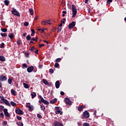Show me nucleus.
Masks as SVG:
<instances>
[{
	"mask_svg": "<svg viewBox=\"0 0 126 126\" xmlns=\"http://www.w3.org/2000/svg\"><path fill=\"white\" fill-rule=\"evenodd\" d=\"M17 43L18 46H20V44H21V41L20 40H18L17 41Z\"/></svg>",
	"mask_w": 126,
	"mask_h": 126,
	"instance_id": "nucleus-38",
	"label": "nucleus"
},
{
	"mask_svg": "<svg viewBox=\"0 0 126 126\" xmlns=\"http://www.w3.org/2000/svg\"><path fill=\"white\" fill-rule=\"evenodd\" d=\"M0 62H5V57L4 56H0Z\"/></svg>",
	"mask_w": 126,
	"mask_h": 126,
	"instance_id": "nucleus-18",
	"label": "nucleus"
},
{
	"mask_svg": "<svg viewBox=\"0 0 126 126\" xmlns=\"http://www.w3.org/2000/svg\"><path fill=\"white\" fill-rule=\"evenodd\" d=\"M8 83L9 84H12V79L10 78H9L8 79Z\"/></svg>",
	"mask_w": 126,
	"mask_h": 126,
	"instance_id": "nucleus-29",
	"label": "nucleus"
},
{
	"mask_svg": "<svg viewBox=\"0 0 126 126\" xmlns=\"http://www.w3.org/2000/svg\"><path fill=\"white\" fill-rule=\"evenodd\" d=\"M57 98H55L53 100H50V104H55V103H57Z\"/></svg>",
	"mask_w": 126,
	"mask_h": 126,
	"instance_id": "nucleus-19",
	"label": "nucleus"
},
{
	"mask_svg": "<svg viewBox=\"0 0 126 126\" xmlns=\"http://www.w3.org/2000/svg\"><path fill=\"white\" fill-rule=\"evenodd\" d=\"M4 4L5 5H8V4H9V0H5L4 1Z\"/></svg>",
	"mask_w": 126,
	"mask_h": 126,
	"instance_id": "nucleus-27",
	"label": "nucleus"
},
{
	"mask_svg": "<svg viewBox=\"0 0 126 126\" xmlns=\"http://www.w3.org/2000/svg\"><path fill=\"white\" fill-rule=\"evenodd\" d=\"M34 50H35V48L34 47H32L30 50V51H31V52H34Z\"/></svg>",
	"mask_w": 126,
	"mask_h": 126,
	"instance_id": "nucleus-53",
	"label": "nucleus"
},
{
	"mask_svg": "<svg viewBox=\"0 0 126 126\" xmlns=\"http://www.w3.org/2000/svg\"><path fill=\"white\" fill-rule=\"evenodd\" d=\"M84 108H85V105H83L82 106H79L78 108V110L79 111V112H82V111L83 110V109H84Z\"/></svg>",
	"mask_w": 126,
	"mask_h": 126,
	"instance_id": "nucleus-16",
	"label": "nucleus"
},
{
	"mask_svg": "<svg viewBox=\"0 0 126 126\" xmlns=\"http://www.w3.org/2000/svg\"><path fill=\"white\" fill-rule=\"evenodd\" d=\"M42 67H43V65H41V64H39V65H38V68L41 69V68H42Z\"/></svg>",
	"mask_w": 126,
	"mask_h": 126,
	"instance_id": "nucleus-57",
	"label": "nucleus"
},
{
	"mask_svg": "<svg viewBox=\"0 0 126 126\" xmlns=\"http://www.w3.org/2000/svg\"><path fill=\"white\" fill-rule=\"evenodd\" d=\"M34 70V66H31L30 67H28L27 68V71L28 72H32L33 70Z\"/></svg>",
	"mask_w": 126,
	"mask_h": 126,
	"instance_id": "nucleus-14",
	"label": "nucleus"
},
{
	"mask_svg": "<svg viewBox=\"0 0 126 126\" xmlns=\"http://www.w3.org/2000/svg\"><path fill=\"white\" fill-rule=\"evenodd\" d=\"M26 39H27V41H30V40H31V36H30V35H28L26 37Z\"/></svg>",
	"mask_w": 126,
	"mask_h": 126,
	"instance_id": "nucleus-32",
	"label": "nucleus"
},
{
	"mask_svg": "<svg viewBox=\"0 0 126 126\" xmlns=\"http://www.w3.org/2000/svg\"><path fill=\"white\" fill-rule=\"evenodd\" d=\"M23 86H24V87H25L27 89H28V88H29V85H28V84H27L25 83H23Z\"/></svg>",
	"mask_w": 126,
	"mask_h": 126,
	"instance_id": "nucleus-26",
	"label": "nucleus"
},
{
	"mask_svg": "<svg viewBox=\"0 0 126 126\" xmlns=\"http://www.w3.org/2000/svg\"><path fill=\"white\" fill-rule=\"evenodd\" d=\"M2 32H6L7 31V29L6 28H3L1 29Z\"/></svg>",
	"mask_w": 126,
	"mask_h": 126,
	"instance_id": "nucleus-37",
	"label": "nucleus"
},
{
	"mask_svg": "<svg viewBox=\"0 0 126 126\" xmlns=\"http://www.w3.org/2000/svg\"><path fill=\"white\" fill-rule=\"evenodd\" d=\"M55 113L57 114L63 115V111L60 110V107L58 106L55 107Z\"/></svg>",
	"mask_w": 126,
	"mask_h": 126,
	"instance_id": "nucleus-4",
	"label": "nucleus"
},
{
	"mask_svg": "<svg viewBox=\"0 0 126 126\" xmlns=\"http://www.w3.org/2000/svg\"><path fill=\"white\" fill-rule=\"evenodd\" d=\"M82 123L81 122L78 123V126H81Z\"/></svg>",
	"mask_w": 126,
	"mask_h": 126,
	"instance_id": "nucleus-58",
	"label": "nucleus"
},
{
	"mask_svg": "<svg viewBox=\"0 0 126 126\" xmlns=\"http://www.w3.org/2000/svg\"><path fill=\"white\" fill-rule=\"evenodd\" d=\"M38 49H36V51L34 52V53L35 54H37V55H38Z\"/></svg>",
	"mask_w": 126,
	"mask_h": 126,
	"instance_id": "nucleus-60",
	"label": "nucleus"
},
{
	"mask_svg": "<svg viewBox=\"0 0 126 126\" xmlns=\"http://www.w3.org/2000/svg\"><path fill=\"white\" fill-rule=\"evenodd\" d=\"M54 126H64L63 125V123H62L60 122H58V121L55 122L54 123Z\"/></svg>",
	"mask_w": 126,
	"mask_h": 126,
	"instance_id": "nucleus-13",
	"label": "nucleus"
},
{
	"mask_svg": "<svg viewBox=\"0 0 126 126\" xmlns=\"http://www.w3.org/2000/svg\"><path fill=\"white\" fill-rule=\"evenodd\" d=\"M60 66V64L59 63H55V67H59Z\"/></svg>",
	"mask_w": 126,
	"mask_h": 126,
	"instance_id": "nucleus-47",
	"label": "nucleus"
},
{
	"mask_svg": "<svg viewBox=\"0 0 126 126\" xmlns=\"http://www.w3.org/2000/svg\"><path fill=\"white\" fill-rule=\"evenodd\" d=\"M57 32H61V31H62V28H58L57 29Z\"/></svg>",
	"mask_w": 126,
	"mask_h": 126,
	"instance_id": "nucleus-51",
	"label": "nucleus"
},
{
	"mask_svg": "<svg viewBox=\"0 0 126 126\" xmlns=\"http://www.w3.org/2000/svg\"><path fill=\"white\" fill-rule=\"evenodd\" d=\"M7 125V122L4 121L2 122V126H6Z\"/></svg>",
	"mask_w": 126,
	"mask_h": 126,
	"instance_id": "nucleus-46",
	"label": "nucleus"
},
{
	"mask_svg": "<svg viewBox=\"0 0 126 126\" xmlns=\"http://www.w3.org/2000/svg\"><path fill=\"white\" fill-rule=\"evenodd\" d=\"M31 32H32V33H35V31H34V29H32Z\"/></svg>",
	"mask_w": 126,
	"mask_h": 126,
	"instance_id": "nucleus-63",
	"label": "nucleus"
},
{
	"mask_svg": "<svg viewBox=\"0 0 126 126\" xmlns=\"http://www.w3.org/2000/svg\"><path fill=\"white\" fill-rule=\"evenodd\" d=\"M0 118H3V117H4V115L3 114V113H1L0 114Z\"/></svg>",
	"mask_w": 126,
	"mask_h": 126,
	"instance_id": "nucleus-52",
	"label": "nucleus"
},
{
	"mask_svg": "<svg viewBox=\"0 0 126 126\" xmlns=\"http://www.w3.org/2000/svg\"><path fill=\"white\" fill-rule=\"evenodd\" d=\"M56 88H60V81H57L55 83Z\"/></svg>",
	"mask_w": 126,
	"mask_h": 126,
	"instance_id": "nucleus-17",
	"label": "nucleus"
},
{
	"mask_svg": "<svg viewBox=\"0 0 126 126\" xmlns=\"http://www.w3.org/2000/svg\"><path fill=\"white\" fill-rule=\"evenodd\" d=\"M90 126V124L89 123H84L83 124V126Z\"/></svg>",
	"mask_w": 126,
	"mask_h": 126,
	"instance_id": "nucleus-40",
	"label": "nucleus"
},
{
	"mask_svg": "<svg viewBox=\"0 0 126 126\" xmlns=\"http://www.w3.org/2000/svg\"><path fill=\"white\" fill-rule=\"evenodd\" d=\"M113 1V0H107L106 1V3L107 4H110L111 2Z\"/></svg>",
	"mask_w": 126,
	"mask_h": 126,
	"instance_id": "nucleus-35",
	"label": "nucleus"
},
{
	"mask_svg": "<svg viewBox=\"0 0 126 126\" xmlns=\"http://www.w3.org/2000/svg\"><path fill=\"white\" fill-rule=\"evenodd\" d=\"M83 116L86 119H88L90 115L89 114V112H88V111H86L83 113Z\"/></svg>",
	"mask_w": 126,
	"mask_h": 126,
	"instance_id": "nucleus-11",
	"label": "nucleus"
},
{
	"mask_svg": "<svg viewBox=\"0 0 126 126\" xmlns=\"http://www.w3.org/2000/svg\"><path fill=\"white\" fill-rule=\"evenodd\" d=\"M35 20H38V15H36L35 17Z\"/></svg>",
	"mask_w": 126,
	"mask_h": 126,
	"instance_id": "nucleus-59",
	"label": "nucleus"
},
{
	"mask_svg": "<svg viewBox=\"0 0 126 126\" xmlns=\"http://www.w3.org/2000/svg\"><path fill=\"white\" fill-rule=\"evenodd\" d=\"M76 22L73 21L68 25L69 29H72L75 26Z\"/></svg>",
	"mask_w": 126,
	"mask_h": 126,
	"instance_id": "nucleus-10",
	"label": "nucleus"
},
{
	"mask_svg": "<svg viewBox=\"0 0 126 126\" xmlns=\"http://www.w3.org/2000/svg\"><path fill=\"white\" fill-rule=\"evenodd\" d=\"M0 48L2 49V48H4V43L2 42L1 44H0Z\"/></svg>",
	"mask_w": 126,
	"mask_h": 126,
	"instance_id": "nucleus-34",
	"label": "nucleus"
},
{
	"mask_svg": "<svg viewBox=\"0 0 126 126\" xmlns=\"http://www.w3.org/2000/svg\"><path fill=\"white\" fill-rule=\"evenodd\" d=\"M66 14V11H63V15L62 16H63V17H64V15Z\"/></svg>",
	"mask_w": 126,
	"mask_h": 126,
	"instance_id": "nucleus-45",
	"label": "nucleus"
},
{
	"mask_svg": "<svg viewBox=\"0 0 126 126\" xmlns=\"http://www.w3.org/2000/svg\"><path fill=\"white\" fill-rule=\"evenodd\" d=\"M38 96L39 98L40 99V100L38 101L40 104H41V103H43V104H45V105H48V101L44 99V98H43V97H42V95H39Z\"/></svg>",
	"mask_w": 126,
	"mask_h": 126,
	"instance_id": "nucleus-3",
	"label": "nucleus"
},
{
	"mask_svg": "<svg viewBox=\"0 0 126 126\" xmlns=\"http://www.w3.org/2000/svg\"><path fill=\"white\" fill-rule=\"evenodd\" d=\"M44 46H45V44H39V48H42V47H44Z\"/></svg>",
	"mask_w": 126,
	"mask_h": 126,
	"instance_id": "nucleus-55",
	"label": "nucleus"
},
{
	"mask_svg": "<svg viewBox=\"0 0 126 126\" xmlns=\"http://www.w3.org/2000/svg\"><path fill=\"white\" fill-rule=\"evenodd\" d=\"M11 93L13 96H16L17 95V92L13 89L11 90Z\"/></svg>",
	"mask_w": 126,
	"mask_h": 126,
	"instance_id": "nucleus-15",
	"label": "nucleus"
},
{
	"mask_svg": "<svg viewBox=\"0 0 126 126\" xmlns=\"http://www.w3.org/2000/svg\"><path fill=\"white\" fill-rule=\"evenodd\" d=\"M11 12L12 14H14V15H16V16H20V14H19V12L16 10L15 9H13L12 11Z\"/></svg>",
	"mask_w": 126,
	"mask_h": 126,
	"instance_id": "nucleus-5",
	"label": "nucleus"
},
{
	"mask_svg": "<svg viewBox=\"0 0 126 126\" xmlns=\"http://www.w3.org/2000/svg\"><path fill=\"white\" fill-rule=\"evenodd\" d=\"M16 124L18 126H24L23 123L21 122H17Z\"/></svg>",
	"mask_w": 126,
	"mask_h": 126,
	"instance_id": "nucleus-23",
	"label": "nucleus"
},
{
	"mask_svg": "<svg viewBox=\"0 0 126 126\" xmlns=\"http://www.w3.org/2000/svg\"><path fill=\"white\" fill-rule=\"evenodd\" d=\"M65 104H67V105H71L72 103L71 101L69 100L68 98L65 97L64 100Z\"/></svg>",
	"mask_w": 126,
	"mask_h": 126,
	"instance_id": "nucleus-9",
	"label": "nucleus"
},
{
	"mask_svg": "<svg viewBox=\"0 0 126 126\" xmlns=\"http://www.w3.org/2000/svg\"><path fill=\"white\" fill-rule=\"evenodd\" d=\"M28 108L29 112H32V111L34 110V106H33V105H31L29 107H28Z\"/></svg>",
	"mask_w": 126,
	"mask_h": 126,
	"instance_id": "nucleus-21",
	"label": "nucleus"
},
{
	"mask_svg": "<svg viewBox=\"0 0 126 126\" xmlns=\"http://www.w3.org/2000/svg\"><path fill=\"white\" fill-rule=\"evenodd\" d=\"M43 42H44V43H46L48 45V44H49V42H48V41L47 40H43Z\"/></svg>",
	"mask_w": 126,
	"mask_h": 126,
	"instance_id": "nucleus-62",
	"label": "nucleus"
},
{
	"mask_svg": "<svg viewBox=\"0 0 126 126\" xmlns=\"http://www.w3.org/2000/svg\"><path fill=\"white\" fill-rule=\"evenodd\" d=\"M1 36H2V37H6V36H7V34H6V33H4V32H1L0 33Z\"/></svg>",
	"mask_w": 126,
	"mask_h": 126,
	"instance_id": "nucleus-31",
	"label": "nucleus"
},
{
	"mask_svg": "<svg viewBox=\"0 0 126 126\" xmlns=\"http://www.w3.org/2000/svg\"><path fill=\"white\" fill-rule=\"evenodd\" d=\"M42 81H43V83L45 84V85H48V81H47V80L43 79L42 80Z\"/></svg>",
	"mask_w": 126,
	"mask_h": 126,
	"instance_id": "nucleus-28",
	"label": "nucleus"
},
{
	"mask_svg": "<svg viewBox=\"0 0 126 126\" xmlns=\"http://www.w3.org/2000/svg\"><path fill=\"white\" fill-rule=\"evenodd\" d=\"M0 103H1V104H5V105L10 107V103H9L8 100L5 99L3 96H2L1 99L0 100Z\"/></svg>",
	"mask_w": 126,
	"mask_h": 126,
	"instance_id": "nucleus-1",
	"label": "nucleus"
},
{
	"mask_svg": "<svg viewBox=\"0 0 126 126\" xmlns=\"http://www.w3.org/2000/svg\"><path fill=\"white\" fill-rule=\"evenodd\" d=\"M8 37L9 38H10V39H13V37H14V34H13V33H9L8 35Z\"/></svg>",
	"mask_w": 126,
	"mask_h": 126,
	"instance_id": "nucleus-25",
	"label": "nucleus"
},
{
	"mask_svg": "<svg viewBox=\"0 0 126 126\" xmlns=\"http://www.w3.org/2000/svg\"><path fill=\"white\" fill-rule=\"evenodd\" d=\"M40 109H41L42 111H45L46 107H45V106H44V105L41 104L40 105Z\"/></svg>",
	"mask_w": 126,
	"mask_h": 126,
	"instance_id": "nucleus-24",
	"label": "nucleus"
},
{
	"mask_svg": "<svg viewBox=\"0 0 126 126\" xmlns=\"http://www.w3.org/2000/svg\"><path fill=\"white\" fill-rule=\"evenodd\" d=\"M26 58H29V53H25Z\"/></svg>",
	"mask_w": 126,
	"mask_h": 126,
	"instance_id": "nucleus-43",
	"label": "nucleus"
},
{
	"mask_svg": "<svg viewBox=\"0 0 126 126\" xmlns=\"http://www.w3.org/2000/svg\"><path fill=\"white\" fill-rule=\"evenodd\" d=\"M29 12H30L31 15H33L34 14V10L32 8H30L29 9Z\"/></svg>",
	"mask_w": 126,
	"mask_h": 126,
	"instance_id": "nucleus-22",
	"label": "nucleus"
},
{
	"mask_svg": "<svg viewBox=\"0 0 126 126\" xmlns=\"http://www.w3.org/2000/svg\"><path fill=\"white\" fill-rule=\"evenodd\" d=\"M7 109L6 108H4L3 109V113L5 116V117H6V118H10V114H9V113H8V112L7 111Z\"/></svg>",
	"mask_w": 126,
	"mask_h": 126,
	"instance_id": "nucleus-8",
	"label": "nucleus"
},
{
	"mask_svg": "<svg viewBox=\"0 0 126 126\" xmlns=\"http://www.w3.org/2000/svg\"><path fill=\"white\" fill-rule=\"evenodd\" d=\"M22 65H23V67L24 68H27V64H26V63H23V64H22Z\"/></svg>",
	"mask_w": 126,
	"mask_h": 126,
	"instance_id": "nucleus-44",
	"label": "nucleus"
},
{
	"mask_svg": "<svg viewBox=\"0 0 126 126\" xmlns=\"http://www.w3.org/2000/svg\"><path fill=\"white\" fill-rule=\"evenodd\" d=\"M3 109H4V107L2 105H0V112H2Z\"/></svg>",
	"mask_w": 126,
	"mask_h": 126,
	"instance_id": "nucleus-33",
	"label": "nucleus"
},
{
	"mask_svg": "<svg viewBox=\"0 0 126 126\" xmlns=\"http://www.w3.org/2000/svg\"><path fill=\"white\" fill-rule=\"evenodd\" d=\"M60 94L62 96H63L64 95V93L62 91V92H60Z\"/></svg>",
	"mask_w": 126,
	"mask_h": 126,
	"instance_id": "nucleus-56",
	"label": "nucleus"
},
{
	"mask_svg": "<svg viewBox=\"0 0 126 126\" xmlns=\"http://www.w3.org/2000/svg\"><path fill=\"white\" fill-rule=\"evenodd\" d=\"M49 72H50L51 73H54V70L53 69H50L49 70Z\"/></svg>",
	"mask_w": 126,
	"mask_h": 126,
	"instance_id": "nucleus-54",
	"label": "nucleus"
},
{
	"mask_svg": "<svg viewBox=\"0 0 126 126\" xmlns=\"http://www.w3.org/2000/svg\"><path fill=\"white\" fill-rule=\"evenodd\" d=\"M32 96V99H34L35 97H36V93L35 92H32L31 94Z\"/></svg>",
	"mask_w": 126,
	"mask_h": 126,
	"instance_id": "nucleus-20",
	"label": "nucleus"
},
{
	"mask_svg": "<svg viewBox=\"0 0 126 126\" xmlns=\"http://www.w3.org/2000/svg\"><path fill=\"white\" fill-rule=\"evenodd\" d=\"M10 104L13 107H15L16 106V103L13 101H11Z\"/></svg>",
	"mask_w": 126,
	"mask_h": 126,
	"instance_id": "nucleus-30",
	"label": "nucleus"
},
{
	"mask_svg": "<svg viewBox=\"0 0 126 126\" xmlns=\"http://www.w3.org/2000/svg\"><path fill=\"white\" fill-rule=\"evenodd\" d=\"M37 117L38 119H42V116H41L40 114H37Z\"/></svg>",
	"mask_w": 126,
	"mask_h": 126,
	"instance_id": "nucleus-50",
	"label": "nucleus"
},
{
	"mask_svg": "<svg viewBox=\"0 0 126 126\" xmlns=\"http://www.w3.org/2000/svg\"><path fill=\"white\" fill-rule=\"evenodd\" d=\"M44 30H45V29H38V31H40V33H44Z\"/></svg>",
	"mask_w": 126,
	"mask_h": 126,
	"instance_id": "nucleus-39",
	"label": "nucleus"
},
{
	"mask_svg": "<svg viewBox=\"0 0 126 126\" xmlns=\"http://www.w3.org/2000/svg\"><path fill=\"white\" fill-rule=\"evenodd\" d=\"M17 119L19 121H21L22 120V118L21 117H20V116H17Z\"/></svg>",
	"mask_w": 126,
	"mask_h": 126,
	"instance_id": "nucleus-49",
	"label": "nucleus"
},
{
	"mask_svg": "<svg viewBox=\"0 0 126 126\" xmlns=\"http://www.w3.org/2000/svg\"><path fill=\"white\" fill-rule=\"evenodd\" d=\"M6 80H7V77L6 76H5L2 74L0 75V81L2 82L3 81H6Z\"/></svg>",
	"mask_w": 126,
	"mask_h": 126,
	"instance_id": "nucleus-7",
	"label": "nucleus"
},
{
	"mask_svg": "<svg viewBox=\"0 0 126 126\" xmlns=\"http://www.w3.org/2000/svg\"><path fill=\"white\" fill-rule=\"evenodd\" d=\"M61 61H62V59L58 58L56 60L55 62H56V63H60V62H61Z\"/></svg>",
	"mask_w": 126,
	"mask_h": 126,
	"instance_id": "nucleus-36",
	"label": "nucleus"
},
{
	"mask_svg": "<svg viewBox=\"0 0 126 126\" xmlns=\"http://www.w3.org/2000/svg\"><path fill=\"white\" fill-rule=\"evenodd\" d=\"M26 35H27V33L25 32L23 33V36H24V37H26Z\"/></svg>",
	"mask_w": 126,
	"mask_h": 126,
	"instance_id": "nucleus-61",
	"label": "nucleus"
},
{
	"mask_svg": "<svg viewBox=\"0 0 126 126\" xmlns=\"http://www.w3.org/2000/svg\"><path fill=\"white\" fill-rule=\"evenodd\" d=\"M15 112L17 113L18 115H23L24 114V112L21 110V109L17 108L15 109Z\"/></svg>",
	"mask_w": 126,
	"mask_h": 126,
	"instance_id": "nucleus-6",
	"label": "nucleus"
},
{
	"mask_svg": "<svg viewBox=\"0 0 126 126\" xmlns=\"http://www.w3.org/2000/svg\"><path fill=\"white\" fill-rule=\"evenodd\" d=\"M29 25V23L28 22H26L24 23V26H28Z\"/></svg>",
	"mask_w": 126,
	"mask_h": 126,
	"instance_id": "nucleus-41",
	"label": "nucleus"
},
{
	"mask_svg": "<svg viewBox=\"0 0 126 126\" xmlns=\"http://www.w3.org/2000/svg\"><path fill=\"white\" fill-rule=\"evenodd\" d=\"M42 25H48V24L49 25H51L52 23L50 22V20H46V21H42Z\"/></svg>",
	"mask_w": 126,
	"mask_h": 126,
	"instance_id": "nucleus-12",
	"label": "nucleus"
},
{
	"mask_svg": "<svg viewBox=\"0 0 126 126\" xmlns=\"http://www.w3.org/2000/svg\"><path fill=\"white\" fill-rule=\"evenodd\" d=\"M72 17L74 18L75 16H76V14L77 13V10H76V6L75 5H72Z\"/></svg>",
	"mask_w": 126,
	"mask_h": 126,
	"instance_id": "nucleus-2",
	"label": "nucleus"
},
{
	"mask_svg": "<svg viewBox=\"0 0 126 126\" xmlns=\"http://www.w3.org/2000/svg\"><path fill=\"white\" fill-rule=\"evenodd\" d=\"M31 105V104L30 103H26V107L27 108H29Z\"/></svg>",
	"mask_w": 126,
	"mask_h": 126,
	"instance_id": "nucleus-42",
	"label": "nucleus"
},
{
	"mask_svg": "<svg viewBox=\"0 0 126 126\" xmlns=\"http://www.w3.org/2000/svg\"><path fill=\"white\" fill-rule=\"evenodd\" d=\"M63 26V23H61L59 25V27H62Z\"/></svg>",
	"mask_w": 126,
	"mask_h": 126,
	"instance_id": "nucleus-64",
	"label": "nucleus"
},
{
	"mask_svg": "<svg viewBox=\"0 0 126 126\" xmlns=\"http://www.w3.org/2000/svg\"><path fill=\"white\" fill-rule=\"evenodd\" d=\"M37 39H38L37 37H36L35 38H32V41L37 42L38 40H37Z\"/></svg>",
	"mask_w": 126,
	"mask_h": 126,
	"instance_id": "nucleus-48",
	"label": "nucleus"
}]
</instances>
